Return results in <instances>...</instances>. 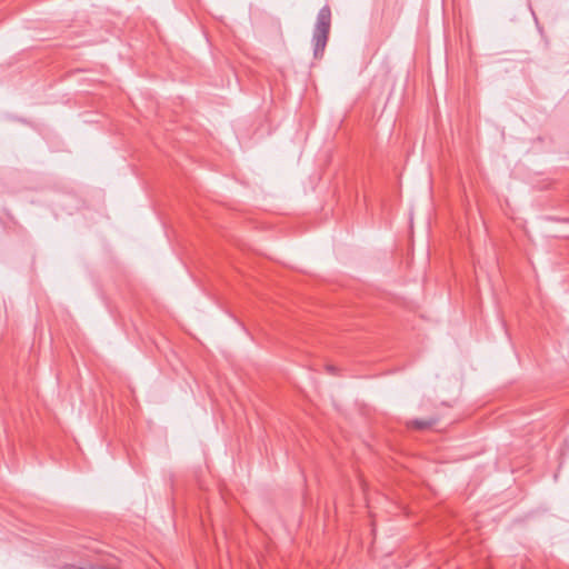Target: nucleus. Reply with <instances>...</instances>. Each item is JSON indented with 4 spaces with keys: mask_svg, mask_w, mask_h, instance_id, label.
I'll list each match as a JSON object with an SVG mask.
<instances>
[{
    "mask_svg": "<svg viewBox=\"0 0 569 569\" xmlns=\"http://www.w3.org/2000/svg\"><path fill=\"white\" fill-rule=\"evenodd\" d=\"M331 29V9L329 6H323L318 14L312 32L313 57L321 59L328 43L329 33Z\"/></svg>",
    "mask_w": 569,
    "mask_h": 569,
    "instance_id": "1",
    "label": "nucleus"
},
{
    "mask_svg": "<svg viewBox=\"0 0 569 569\" xmlns=\"http://www.w3.org/2000/svg\"><path fill=\"white\" fill-rule=\"evenodd\" d=\"M435 422H436V420H419V419H416V420H412L410 422V426L416 428V429L422 430V429L430 428L431 426L435 425Z\"/></svg>",
    "mask_w": 569,
    "mask_h": 569,
    "instance_id": "2",
    "label": "nucleus"
},
{
    "mask_svg": "<svg viewBox=\"0 0 569 569\" xmlns=\"http://www.w3.org/2000/svg\"><path fill=\"white\" fill-rule=\"evenodd\" d=\"M327 371H328L329 373H332V375H333V373H336L337 369H336V367H335V366L329 365V366H327Z\"/></svg>",
    "mask_w": 569,
    "mask_h": 569,
    "instance_id": "3",
    "label": "nucleus"
}]
</instances>
